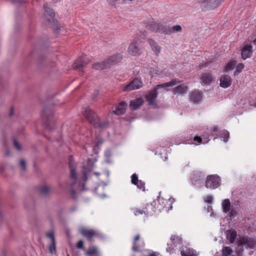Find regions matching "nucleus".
Here are the masks:
<instances>
[{
  "mask_svg": "<svg viewBox=\"0 0 256 256\" xmlns=\"http://www.w3.org/2000/svg\"><path fill=\"white\" fill-rule=\"evenodd\" d=\"M72 158L73 157L72 156H69V168L70 172V180H72V182L70 184H68L67 189L70 192L71 197L73 198H76V193L74 189L76 186L82 190H87V189L85 188V183L88 179V174L90 172V170L89 169H86L84 167V169L82 170V176L78 183L76 173V164L74 162H72Z\"/></svg>",
  "mask_w": 256,
  "mask_h": 256,
  "instance_id": "nucleus-1",
  "label": "nucleus"
},
{
  "mask_svg": "<svg viewBox=\"0 0 256 256\" xmlns=\"http://www.w3.org/2000/svg\"><path fill=\"white\" fill-rule=\"evenodd\" d=\"M146 28L156 32L170 34L172 33L180 32L182 28L180 25H176L173 26L166 24L156 23L151 22L146 26Z\"/></svg>",
  "mask_w": 256,
  "mask_h": 256,
  "instance_id": "nucleus-2",
  "label": "nucleus"
},
{
  "mask_svg": "<svg viewBox=\"0 0 256 256\" xmlns=\"http://www.w3.org/2000/svg\"><path fill=\"white\" fill-rule=\"evenodd\" d=\"M180 82V80H178L176 79H174L169 82H164L160 84L156 85L153 90L148 92L146 94L145 98L146 100L148 102L149 105L156 106V98L158 96V93L156 92L158 90L159 88L172 86Z\"/></svg>",
  "mask_w": 256,
  "mask_h": 256,
  "instance_id": "nucleus-3",
  "label": "nucleus"
},
{
  "mask_svg": "<svg viewBox=\"0 0 256 256\" xmlns=\"http://www.w3.org/2000/svg\"><path fill=\"white\" fill-rule=\"evenodd\" d=\"M84 116L90 123L96 128H104L108 126L107 122H100L97 114L89 108H86L82 111Z\"/></svg>",
  "mask_w": 256,
  "mask_h": 256,
  "instance_id": "nucleus-4",
  "label": "nucleus"
},
{
  "mask_svg": "<svg viewBox=\"0 0 256 256\" xmlns=\"http://www.w3.org/2000/svg\"><path fill=\"white\" fill-rule=\"evenodd\" d=\"M54 112L52 110L44 108L42 113V119L46 128L50 130L54 128L55 120L53 118Z\"/></svg>",
  "mask_w": 256,
  "mask_h": 256,
  "instance_id": "nucleus-5",
  "label": "nucleus"
},
{
  "mask_svg": "<svg viewBox=\"0 0 256 256\" xmlns=\"http://www.w3.org/2000/svg\"><path fill=\"white\" fill-rule=\"evenodd\" d=\"M218 130V126H214L212 128H208L204 132L202 135L195 136L194 140L197 142L198 144H206L210 140L209 138L210 136H214Z\"/></svg>",
  "mask_w": 256,
  "mask_h": 256,
  "instance_id": "nucleus-6",
  "label": "nucleus"
},
{
  "mask_svg": "<svg viewBox=\"0 0 256 256\" xmlns=\"http://www.w3.org/2000/svg\"><path fill=\"white\" fill-rule=\"evenodd\" d=\"M222 211L227 214L230 220L236 217L238 213V208L231 205L229 199L224 200L222 204Z\"/></svg>",
  "mask_w": 256,
  "mask_h": 256,
  "instance_id": "nucleus-7",
  "label": "nucleus"
},
{
  "mask_svg": "<svg viewBox=\"0 0 256 256\" xmlns=\"http://www.w3.org/2000/svg\"><path fill=\"white\" fill-rule=\"evenodd\" d=\"M220 184V178L216 174L208 176L205 182L206 187L211 190L218 188Z\"/></svg>",
  "mask_w": 256,
  "mask_h": 256,
  "instance_id": "nucleus-8",
  "label": "nucleus"
},
{
  "mask_svg": "<svg viewBox=\"0 0 256 256\" xmlns=\"http://www.w3.org/2000/svg\"><path fill=\"white\" fill-rule=\"evenodd\" d=\"M90 59L86 55H82L73 64L74 70L82 72V69L90 62Z\"/></svg>",
  "mask_w": 256,
  "mask_h": 256,
  "instance_id": "nucleus-9",
  "label": "nucleus"
},
{
  "mask_svg": "<svg viewBox=\"0 0 256 256\" xmlns=\"http://www.w3.org/2000/svg\"><path fill=\"white\" fill-rule=\"evenodd\" d=\"M240 246H247L250 248H256V238L241 237L238 240Z\"/></svg>",
  "mask_w": 256,
  "mask_h": 256,
  "instance_id": "nucleus-10",
  "label": "nucleus"
},
{
  "mask_svg": "<svg viewBox=\"0 0 256 256\" xmlns=\"http://www.w3.org/2000/svg\"><path fill=\"white\" fill-rule=\"evenodd\" d=\"M205 178V174L200 172H194L191 176L190 179L194 185L199 186L203 183Z\"/></svg>",
  "mask_w": 256,
  "mask_h": 256,
  "instance_id": "nucleus-11",
  "label": "nucleus"
},
{
  "mask_svg": "<svg viewBox=\"0 0 256 256\" xmlns=\"http://www.w3.org/2000/svg\"><path fill=\"white\" fill-rule=\"evenodd\" d=\"M142 86V82L138 78H135L124 88V91H130L138 89Z\"/></svg>",
  "mask_w": 256,
  "mask_h": 256,
  "instance_id": "nucleus-12",
  "label": "nucleus"
},
{
  "mask_svg": "<svg viewBox=\"0 0 256 256\" xmlns=\"http://www.w3.org/2000/svg\"><path fill=\"white\" fill-rule=\"evenodd\" d=\"M128 52L132 56H135L140 55L142 53V50L139 47V45L136 40H134L130 44Z\"/></svg>",
  "mask_w": 256,
  "mask_h": 256,
  "instance_id": "nucleus-13",
  "label": "nucleus"
},
{
  "mask_svg": "<svg viewBox=\"0 0 256 256\" xmlns=\"http://www.w3.org/2000/svg\"><path fill=\"white\" fill-rule=\"evenodd\" d=\"M252 54V47L251 45L246 44L242 48L241 52V56L243 60L250 58Z\"/></svg>",
  "mask_w": 256,
  "mask_h": 256,
  "instance_id": "nucleus-14",
  "label": "nucleus"
},
{
  "mask_svg": "<svg viewBox=\"0 0 256 256\" xmlns=\"http://www.w3.org/2000/svg\"><path fill=\"white\" fill-rule=\"evenodd\" d=\"M80 232L90 241L91 240L92 237L96 234V232L94 230L84 227L80 228Z\"/></svg>",
  "mask_w": 256,
  "mask_h": 256,
  "instance_id": "nucleus-15",
  "label": "nucleus"
},
{
  "mask_svg": "<svg viewBox=\"0 0 256 256\" xmlns=\"http://www.w3.org/2000/svg\"><path fill=\"white\" fill-rule=\"evenodd\" d=\"M200 81L203 86L210 85L213 80L212 75L210 72H204L202 74Z\"/></svg>",
  "mask_w": 256,
  "mask_h": 256,
  "instance_id": "nucleus-16",
  "label": "nucleus"
},
{
  "mask_svg": "<svg viewBox=\"0 0 256 256\" xmlns=\"http://www.w3.org/2000/svg\"><path fill=\"white\" fill-rule=\"evenodd\" d=\"M232 84V78L230 76L223 75L220 78V86L224 88L229 87Z\"/></svg>",
  "mask_w": 256,
  "mask_h": 256,
  "instance_id": "nucleus-17",
  "label": "nucleus"
},
{
  "mask_svg": "<svg viewBox=\"0 0 256 256\" xmlns=\"http://www.w3.org/2000/svg\"><path fill=\"white\" fill-rule=\"evenodd\" d=\"M127 104L126 102H122L118 104L116 107V110H113V112L116 115H121L124 113Z\"/></svg>",
  "mask_w": 256,
  "mask_h": 256,
  "instance_id": "nucleus-18",
  "label": "nucleus"
},
{
  "mask_svg": "<svg viewBox=\"0 0 256 256\" xmlns=\"http://www.w3.org/2000/svg\"><path fill=\"white\" fill-rule=\"evenodd\" d=\"M144 102V100L141 98L132 100L130 104V108L132 110H136Z\"/></svg>",
  "mask_w": 256,
  "mask_h": 256,
  "instance_id": "nucleus-19",
  "label": "nucleus"
},
{
  "mask_svg": "<svg viewBox=\"0 0 256 256\" xmlns=\"http://www.w3.org/2000/svg\"><path fill=\"white\" fill-rule=\"evenodd\" d=\"M122 59V56L120 54H116L112 56L108 59L106 60L108 64H110V67L112 65H114L120 62Z\"/></svg>",
  "mask_w": 256,
  "mask_h": 256,
  "instance_id": "nucleus-20",
  "label": "nucleus"
},
{
  "mask_svg": "<svg viewBox=\"0 0 256 256\" xmlns=\"http://www.w3.org/2000/svg\"><path fill=\"white\" fill-rule=\"evenodd\" d=\"M148 42L150 45L152 51L154 54L158 56L160 52V47L156 42L153 40L149 38L148 40Z\"/></svg>",
  "mask_w": 256,
  "mask_h": 256,
  "instance_id": "nucleus-21",
  "label": "nucleus"
},
{
  "mask_svg": "<svg viewBox=\"0 0 256 256\" xmlns=\"http://www.w3.org/2000/svg\"><path fill=\"white\" fill-rule=\"evenodd\" d=\"M92 68L96 70H101L110 68V64H108L107 61L106 60L94 64Z\"/></svg>",
  "mask_w": 256,
  "mask_h": 256,
  "instance_id": "nucleus-22",
  "label": "nucleus"
},
{
  "mask_svg": "<svg viewBox=\"0 0 256 256\" xmlns=\"http://www.w3.org/2000/svg\"><path fill=\"white\" fill-rule=\"evenodd\" d=\"M86 256H100V252L96 246L88 249L85 252Z\"/></svg>",
  "mask_w": 256,
  "mask_h": 256,
  "instance_id": "nucleus-23",
  "label": "nucleus"
},
{
  "mask_svg": "<svg viewBox=\"0 0 256 256\" xmlns=\"http://www.w3.org/2000/svg\"><path fill=\"white\" fill-rule=\"evenodd\" d=\"M170 248H174L177 246L178 244H182V240L180 238L176 236H172L170 238Z\"/></svg>",
  "mask_w": 256,
  "mask_h": 256,
  "instance_id": "nucleus-24",
  "label": "nucleus"
},
{
  "mask_svg": "<svg viewBox=\"0 0 256 256\" xmlns=\"http://www.w3.org/2000/svg\"><path fill=\"white\" fill-rule=\"evenodd\" d=\"M144 214L146 216H152L154 214L155 211V208L154 206L150 204H146V207L144 208Z\"/></svg>",
  "mask_w": 256,
  "mask_h": 256,
  "instance_id": "nucleus-25",
  "label": "nucleus"
},
{
  "mask_svg": "<svg viewBox=\"0 0 256 256\" xmlns=\"http://www.w3.org/2000/svg\"><path fill=\"white\" fill-rule=\"evenodd\" d=\"M187 90L188 87L184 84L179 85L174 88L175 94H184L186 92Z\"/></svg>",
  "mask_w": 256,
  "mask_h": 256,
  "instance_id": "nucleus-26",
  "label": "nucleus"
},
{
  "mask_svg": "<svg viewBox=\"0 0 256 256\" xmlns=\"http://www.w3.org/2000/svg\"><path fill=\"white\" fill-rule=\"evenodd\" d=\"M237 236V233L235 230H228L226 233V238L232 244L234 242Z\"/></svg>",
  "mask_w": 256,
  "mask_h": 256,
  "instance_id": "nucleus-27",
  "label": "nucleus"
},
{
  "mask_svg": "<svg viewBox=\"0 0 256 256\" xmlns=\"http://www.w3.org/2000/svg\"><path fill=\"white\" fill-rule=\"evenodd\" d=\"M38 190L40 194L46 196L52 190V188L47 185H43L39 187Z\"/></svg>",
  "mask_w": 256,
  "mask_h": 256,
  "instance_id": "nucleus-28",
  "label": "nucleus"
},
{
  "mask_svg": "<svg viewBox=\"0 0 256 256\" xmlns=\"http://www.w3.org/2000/svg\"><path fill=\"white\" fill-rule=\"evenodd\" d=\"M202 97V94L199 92H192L190 94V99L194 102H197L200 101Z\"/></svg>",
  "mask_w": 256,
  "mask_h": 256,
  "instance_id": "nucleus-29",
  "label": "nucleus"
},
{
  "mask_svg": "<svg viewBox=\"0 0 256 256\" xmlns=\"http://www.w3.org/2000/svg\"><path fill=\"white\" fill-rule=\"evenodd\" d=\"M45 16H50L52 19V22L55 23V20H54V12L52 10L50 9V8L46 6V5L44 6Z\"/></svg>",
  "mask_w": 256,
  "mask_h": 256,
  "instance_id": "nucleus-30",
  "label": "nucleus"
},
{
  "mask_svg": "<svg viewBox=\"0 0 256 256\" xmlns=\"http://www.w3.org/2000/svg\"><path fill=\"white\" fill-rule=\"evenodd\" d=\"M232 252V250L230 246H224L222 250V256H228Z\"/></svg>",
  "mask_w": 256,
  "mask_h": 256,
  "instance_id": "nucleus-31",
  "label": "nucleus"
},
{
  "mask_svg": "<svg viewBox=\"0 0 256 256\" xmlns=\"http://www.w3.org/2000/svg\"><path fill=\"white\" fill-rule=\"evenodd\" d=\"M150 74L152 76H154L156 75H160L161 74V72L158 70L157 67L156 68H150Z\"/></svg>",
  "mask_w": 256,
  "mask_h": 256,
  "instance_id": "nucleus-32",
  "label": "nucleus"
},
{
  "mask_svg": "<svg viewBox=\"0 0 256 256\" xmlns=\"http://www.w3.org/2000/svg\"><path fill=\"white\" fill-rule=\"evenodd\" d=\"M48 250L50 254H53L56 252V241L53 240L49 245Z\"/></svg>",
  "mask_w": 256,
  "mask_h": 256,
  "instance_id": "nucleus-33",
  "label": "nucleus"
},
{
  "mask_svg": "<svg viewBox=\"0 0 256 256\" xmlns=\"http://www.w3.org/2000/svg\"><path fill=\"white\" fill-rule=\"evenodd\" d=\"M140 239V235H137L134 238L133 242V246H132V250L135 252H138L140 250L139 248L136 244V242L139 240Z\"/></svg>",
  "mask_w": 256,
  "mask_h": 256,
  "instance_id": "nucleus-34",
  "label": "nucleus"
},
{
  "mask_svg": "<svg viewBox=\"0 0 256 256\" xmlns=\"http://www.w3.org/2000/svg\"><path fill=\"white\" fill-rule=\"evenodd\" d=\"M139 180H138V176L136 174H132V176H131L132 184L136 185L138 183Z\"/></svg>",
  "mask_w": 256,
  "mask_h": 256,
  "instance_id": "nucleus-35",
  "label": "nucleus"
},
{
  "mask_svg": "<svg viewBox=\"0 0 256 256\" xmlns=\"http://www.w3.org/2000/svg\"><path fill=\"white\" fill-rule=\"evenodd\" d=\"M132 210L134 212V214L138 216L140 214H144V210H139L136 208H132Z\"/></svg>",
  "mask_w": 256,
  "mask_h": 256,
  "instance_id": "nucleus-36",
  "label": "nucleus"
},
{
  "mask_svg": "<svg viewBox=\"0 0 256 256\" xmlns=\"http://www.w3.org/2000/svg\"><path fill=\"white\" fill-rule=\"evenodd\" d=\"M181 254L182 256H194V252L190 250L186 251H182Z\"/></svg>",
  "mask_w": 256,
  "mask_h": 256,
  "instance_id": "nucleus-37",
  "label": "nucleus"
},
{
  "mask_svg": "<svg viewBox=\"0 0 256 256\" xmlns=\"http://www.w3.org/2000/svg\"><path fill=\"white\" fill-rule=\"evenodd\" d=\"M229 138V133L227 131H225L223 132L221 139L225 142H226Z\"/></svg>",
  "mask_w": 256,
  "mask_h": 256,
  "instance_id": "nucleus-38",
  "label": "nucleus"
},
{
  "mask_svg": "<svg viewBox=\"0 0 256 256\" xmlns=\"http://www.w3.org/2000/svg\"><path fill=\"white\" fill-rule=\"evenodd\" d=\"M144 182L141 180H140L138 183L136 184L138 188L142 190H144Z\"/></svg>",
  "mask_w": 256,
  "mask_h": 256,
  "instance_id": "nucleus-39",
  "label": "nucleus"
},
{
  "mask_svg": "<svg viewBox=\"0 0 256 256\" xmlns=\"http://www.w3.org/2000/svg\"><path fill=\"white\" fill-rule=\"evenodd\" d=\"M46 236L48 238L52 240V242L53 240L55 241L54 233L53 231H50L47 232L46 234Z\"/></svg>",
  "mask_w": 256,
  "mask_h": 256,
  "instance_id": "nucleus-40",
  "label": "nucleus"
},
{
  "mask_svg": "<svg viewBox=\"0 0 256 256\" xmlns=\"http://www.w3.org/2000/svg\"><path fill=\"white\" fill-rule=\"evenodd\" d=\"M14 145L15 148H16L18 150H21L22 147L15 138L14 139Z\"/></svg>",
  "mask_w": 256,
  "mask_h": 256,
  "instance_id": "nucleus-41",
  "label": "nucleus"
},
{
  "mask_svg": "<svg viewBox=\"0 0 256 256\" xmlns=\"http://www.w3.org/2000/svg\"><path fill=\"white\" fill-rule=\"evenodd\" d=\"M76 247L80 249H83L84 250H85L84 248V242L82 240H80L78 242Z\"/></svg>",
  "mask_w": 256,
  "mask_h": 256,
  "instance_id": "nucleus-42",
  "label": "nucleus"
},
{
  "mask_svg": "<svg viewBox=\"0 0 256 256\" xmlns=\"http://www.w3.org/2000/svg\"><path fill=\"white\" fill-rule=\"evenodd\" d=\"M20 166H22V170H26V163L24 160H21L20 162Z\"/></svg>",
  "mask_w": 256,
  "mask_h": 256,
  "instance_id": "nucleus-43",
  "label": "nucleus"
},
{
  "mask_svg": "<svg viewBox=\"0 0 256 256\" xmlns=\"http://www.w3.org/2000/svg\"><path fill=\"white\" fill-rule=\"evenodd\" d=\"M212 202V196H208L204 198V202L211 204Z\"/></svg>",
  "mask_w": 256,
  "mask_h": 256,
  "instance_id": "nucleus-44",
  "label": "nucleus"
},
{
  "mask_svg": "<svg viewBox=\"0 0 256 256\" xmlns=\"http://www.w3.org/2000/svg\"><path fill=\"white\" fill-rule=\"evenodd\" d=\"M244 68V66L242 64H238L236 66V70L240 72Z\"/></svg>",
  "mask_w": 256,
  "mask_h": 256,
  "instance_id": "nucleus-45",
  "label": "nucleus"
},
{
  "mask_svg": "<svg viewBox=\"0 0 256 256\" xmlns=\"http://www.w3.org/2000/svg\"><path fill=\"white\" fill-rule=\"evenodd\" d=\"M111 154H111V152L109 150H106L105 152H104V156L106 158H108V157L110 156Z\"/></svg>",
  "mask_w": 256,
  "mask_h": 256,
  "instance_id": "nucleus-46",
  "label": "nucleus"
},
{
  "mask_svg": "<svg viewBox=\"0 0 256 256\" xmlns=\"http://www.w3.org/2000/svg\"><path fill=\"white\" fill-rule=\"evenodd\" d=\"M14 108L13 107H12L11 108V109H10V111L9 113V116L10 117L12 116L13 114H14Z\"/></svg>",
  "mask_w": 256,
  "mask_h": 256,
  "instance_id": "nucleus-47",
  "label": "nucleus"
},
{
  "mask_svg": "<svg viewBox=\"0 0 256 256\" xmlns=\"http://www.w3.org/2000/svg\"><path fill=\"white\" fill-rule=\"evenodd\" d=\"M99 143H100V144H102V142H98L94 146V147L92 148V150H94L96 147H98V146Z\"/></svg>",
  "mask_w": 256,
  "mask_h": 256,
  "instance_id": "nucleus-48",
  "label": "nucleus"
},
{
  "mask_svg": "<svg viewBox=\"0 0 256 256\" xmlns=\"http://www.w3.org/2000/svg\"><path fill=\"white\" fill-rule=\"evenodd\" d=\"M13 3H17L20 2L21 0H11Z\"/></svg>",
  "mask_w": 256,
  "mask_h": 256,
  "instance_id": "nucleus-49",
  "label": "nucleus"
},
{
  "mask_svg": "<svg viewBox=\"0 0 256 256\" xmlns=\"http://www.w3.org/2000/svg\"><path fill=\"white\" fill-rule=\"evenodd\" d=\"M148 256H157L155 252L150 254Z\"/></svg>",
  "mask_w": 256,
  "mask_h": 256,
  "instance_id": "nucleus-50",
  "label": "nucleus"
},
{
  "mask_svg": "<svg viewBox=\"0 0 256 256\" xmlns=\"http://www.w3.org/2000/svg\"><path fill=\"white\" fill-rule=\"evenodd\" d=\"M6 156H9V154H10V151H9V150H7V151L6 152Z\"/></svg>",
  "mask_w": 256,
  "mask_h": 256,
  "instance_id": "nucleus-51",
  "label": "nucleus"
},
{
  "mask_svg": "<svg viewBox=\"0 0 256 256\" xmlns=\"http://www.w3.org/2000/svg\"><path fill=\"white\" fill-rule=\"evenodd\" d=\"M253 43L254 44L256 45V38L253 40Z\"/></svg>",
  "mask_w": 256,
  "mask_h": 256,
  "instance_id": "nucleus-52",
  "label": "nucleus"
},
{
  "mask_svg": "<svg viewBox=\"0 0 256 256\" xmlns=\"http://www.w3.org/2000/svg\"><path fill=\"white\" fill-rule=\"evenodd\" d=\"M76 210L75 208H72V209H70V212H74V210Z\"/></svg>",
  "mask_w": 256,
  "mask_h": 256,
  "instance_id": "nucleus-53",
  "label": "nucleus"
},
{
  "mask_svg": "<svg viewBox=\"0 0 256 256\" xmlns=\"http://www.w3.org/2000/svg\"><path fill=\"white\" fill-rule=\"evenodd\" d=\"M98 92L97 91H96V92H94V94H96H96H98Z\"/></svg>",
  "mask_w": 256,
  "mask_h": 256,
  "instance_id": "nucleus-54",
  "label": "nucleus"
},
{
  "mask_svg": "<svg viewBox=\"0 0 256 256\" xmlns=\"http://www.w3.org/2000/svg\"><path fill=\"white\" fill-rule=\"evenodd\" d=\"M48 22H50V19H48Z\"/></svg>",
  "mask_w": 256,
  "mask_h": 256,
  "instance_id": "nucleus-55",
  "label": "nucleus"
},
{
  "mask_svg": "<svg viewBox=\"0 0 256 256\" xmlns=\"http://www.w3.org/2000/svg\"><path fill=\"white\" fill-rule=\"evenodd\" d=\"M67 256H70V255L68 254H67Z\"/></svg>",
  "mask_w": 256,
  "mask_h": 256,
  "instance_id": "nucleus-56",
  "label": "nucleus"
},
{
  "mask_svg": "<svg viewBox=\"0 0 256 256\" xmlns=\"http://www.w3.org/2000/svg\"><path fill=\"white\" fill-rule=\"evenodd\" d=\"M132 256H134V255H132Z\"/></svg>",
  "mask_w": 256,
  "mask_h": 256,
  "instance_id": "nucleus-57",
  "label": "nucleus"
}]
</instances>
